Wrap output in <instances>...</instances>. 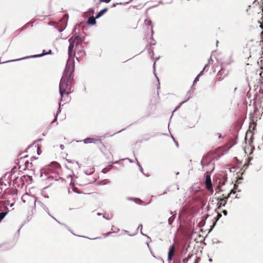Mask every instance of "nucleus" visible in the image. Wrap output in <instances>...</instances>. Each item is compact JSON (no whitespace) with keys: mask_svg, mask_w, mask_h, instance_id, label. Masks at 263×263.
Returning <instances> with one entry per match:
<instances>
[{"mask_svg":"<svg viewBox=\"0 0 263 263\" xmlns=\"http://www.w3.org/2000/svg\"><path fill=\"white\" fill-rule=\"evenodd\" d=\"M174 246H172L169 248V251L168 253V260H171L172 259V257L174 254Z\"/></svg>","mask_w":263,"mask_h":263,"instance_id":"4","label":"nucleus"},{"mask_svg":"<svg viewBox=\"0 0 263 263\" xmlns=\"http://www.w3.org/2000/svg\"><path fill=\"white\" fill-rule=\"evenodd\" d=\"M202 72V71H201V72H200V73H199V74L197 76V77H196V78H195V79L194 82L197 81H198V78H199V76L200 74H201Z\"/></svg>","mask_w":263,"mask_h":263,"instance_id":"12","label":"nucleus"},{"mask_svg":"<svg viewBox=\"0 0 263 263\" xmlns=\"http://www.w3.org/2000/svg\"><path fill=\"white\" fill-rule=\"evenodd\" d=\"M206 66H207V65H206L204 66V68H203V70H204L206 68Z\"/></svg>","mask_w":263,"mask_h":263,"instance_id":"23","label":"nucleus"},{"mask_svg":"<svg viewBox=\"0 0 263 263\" xmlns=\"http://www.w3.org/2000/svg\"><path fill=\"white\" fill-rule=\"evenodd\" d=\"M74 181L75 180H73V179H72L71 183H74Z\"/></svg>","mask_w":263,"mask_h":263,"instance_id":"20","label":"nucleus"},{"mask_svg":"<svg viewBox=\"0 0 263 263\" xmlns=\"http://www.w3.org/2000/svg\"><path fill=\"white\" fill-rule=\"evenodd\" d=\"M209 261H210V262L212 261V259H211V258H210V259H209Z\"/></svg>","mask_w":263,"mask_h":263,"instance_id":"25","label":"nucleus"},{"mask_svg":"<svg viewBox=\"0 0 263 263\" xmlns=\"http://www.w3.org/2000/svg\"><path fill=\"white\" fill-rule=\"evenodd\" d=\"M205 185L208 190H210L212 189V184L210 177H206L205 180Z\"/></svg>","mask_w":263,"mask_h":263,"instance_id":"5","label":"nucleus"},{"mask_svg":"<svg viewBox=\"0 0 263 263\" xmlns=\"http://www.w3.org/2000/svg\"><path fill=\"white\" fill-rule=\"evenodd\" d=\"M7 212H1L0 213V221L3 220L5 217L7 215Z\"/></svg>","mask_w":263,"mask_h":263,"instance_id":"10","label":"nucleus"},{"mask_svg":"<svg viewBox=\"0 0 263 263\" xmlns=\"http://www.w3.org/2000/svg\"><path fill=\"white\" fill-rule=\"evenodd\" d=\"M222 213H223V214L224 215H226V216L227 215V211H226V210H223V211H222Z\"/></svg>","mask_w":263,"mask_h":263,"instance_id":"15","label":"nucleus"},{"mask_svg":"<svg viewBox=\"0 0 263 263\" xmlns=\"http://www.w3.org/2000/svg\"><path fill=\"white\" fill-rule=\"evenodd\" d=\"M72 190H73V191L76 192V191H75V189H76V188H74V187H72Z\"/></svg>","mask_w":263,"mask_h":263,"instance_id":"24","label":"nucleus"},{"mask_svg":"<svg viewBox=\"0 0 263 263\" xmlns=\"http://www.w3.org/2000/svg\"><path fill=\"white\" fill-rule=\"evenodd\" d=\"M70 177H71V178H72V177H73V176H71V175H69V176H67V178H70ZM73 177H75V176H73Z\"/></svg>","mask_w":263,"mask_h":263,"instance_id":"18","label":"nucleus"},{"mask_svg":"<svg viewBox=\"0 0 263 263\" xmlns=\"http://www.w3.org/2000/svg\"><path fill=\"white\" fill-rule=\"evenodd\" d=\"M168 222L169 223L171 224L172 223V221L170 220V219H168Z\"/></svg>","mask_w":263,"mask_h":263,"instance_id":"22","label":"nucleus"},{"mask_svg":"<svg viewBox=\"0 0 263 263\" xmlns=\"http://www.w3.org/2000/svg\"><path fill=\"white\" fill-rule=\"evenodd\" d=\"M139 166L141 170V171H142V168L141 167V166L140 165H139Z\"/></svg>","mask_w":263,"mask_h":263,"instance_id":"21","label":"nucleus"},{"mask_svg":"<svg viewBox=\"0 0 263 263\" xmlns=\"http://www.w3.org/2000/svg\"><path fill=\"white\" fill-rule=\"evenodd\" d=\"M155 63H156V62H155L154 63V68H155Z\"/></svg>","mask_w":263,"mask_h":263,"instance_id":"26","label":"nucleus"},{"mask_svg":"<svg viewBox=\"0 0 263 263\" xmlns=\"http://www.w3.org/2000/svg\"><path fill=\"white\" fill-rule=\"evenodd\" d=\"M138 229H140L141 233L143 235V233L142 232V226L141 224L139 225Z\"/></svg>","mask_w":263,"mask_h":263,"instance_id":"14","label":"nucleus"},{"mask_svg":"<svg viewBox=\"0 0 263 263\" xmlns=\"http://www.w3.org/2000/svg\"><path fill=\"white\" fill-rule=\"evenodd\" d=\"M51 53V50H49L48 51V52H44V50H43V52L42 54H37V55H34L33 56H32L31 57L32 58H36V57H41L44 55H46V54H50Z\"/></svg>","mask_w":263,"mask_h":263,"instance_id":"7","label":"nucleus"},{"mask_svg":"<svg viewBox=\"0 0 263 263\" xmlns=\"http://www.w3.org/2000/svg\"><path fill=\"white\" fill-rule=\"evenodd\" d=\"M26 59V58L20 59H18V60H23V59ZM17 61V60H13V61Z\"/></svg>","mask_w":263,"mask_h":263,"instance_id":"17","label":"nucleus"},{"mask_svg":"<svg viewBox=\"0 0 263 263\" xmlns=\"http://www.w3.org/2000/svg\"><path fill=\"white\" fill-rule=\"evenodd\" d=\"M107 11V8H104L101 10L97 15L96 18H99L101 17L105 12H106Z\"/></svg>","mask_w":263,"mask_h":263,"instance_id":"9","label":"nucleus"},{"mask_svg":"<svg viewBox=\"0 0 263 263\" xmlns=\"http://www.w3.org/2000/svg\"><path fill=\"white\" fill-rule=\"evenodd\" d=\"M96 17L95 18L93 16L89 17L88 20V24H91V25H95L96 23Z\"/></svg>","mask_w":263,"mask_h":263,"instance_id":"8","label":"nucleus"},{"mask_svg":"<svg viewBox=\"0 0 263 263\" xmlns=\"http://www.w3.org/2000/svg\"><path fill=\"white\" fill-rule=\"evenodd\" d=\"M60 148L63 149L64 148V145H60Z\"/></svg>","mask_w":263,"mask_h":263,"instance_id":"19","label":"nucleus"},{"mask_svg":"<svg viewBox=\"0 0 263 263\" xmlns=\"http://www.w3.org/2000/svg\"><path fill=\"white\" fill-rule=\"evenodd\" d=\"M73 71V66L71 67L67 66L64 72L63 76L59 84V90L61 98L65 93L68 94L70 93V80L72 78Z\"/></svg>","mask_w":263,"mask_h":263,"instance_id":"1","label":"nucleus"},{"mask_svg":"<svg viewBox=\"0 0 263 263\" xmlns=\"http://www.w3.org/2000/svg\"><path fill=\"white\" fill-rule=\"evenodd\" d=\"M227 203V200L225 199H221L218 202V208H220L221 207L224 206Z\"/></svg>","mask_w":263,"mask_h":263,"instance_id":"6","label":"nucleus"},{"mask_svg":"<svg viewBox=\"0 0 263 263\" xmlns=\"http://www.w3.org/2000/svg\"><path fill=\"white\" fill-rule=\"evenodd\" d=\"M100 1L106 3H108L111 1V0H100Z\"/></svg>","mask_w":263,"mask_h":263,"instance_id":"13","label":"nucleus"},{"mask_svg":"<svg viewBox=\"0 0 263 263\" xmlns=\"http://www.w3.org/2000/svg\"><path fill=\"white\" fill-rule=\"evenodd\" d=\"M75 164L78 166V167L79 168L80 167V166H79V164L78 163V162H75Z\"/></svg>","mask_w":263,"mask_h":263,"instance_id":"16","label":"nucleus"},{"mask_svg":"<svg viewBox=\"0 0 263 263\" xmlns=\"http://www.w3.org/2000/svg\"><path fill=\"white\" fill-rule=\"evenodd\" d=\"M74 45L73 43H70L68 47V54L69 57H72L74 55V51L73 50Z\"/></svg>","mask_w":263,"mask_h":263,"instance_id":"3","label":"nucleus"},{"mask_svg":"<svg viewBox=\"0 0 263 263\" xmlns=\"http://www.w3.org/2000/svg\"><path fill=\"white\" fill-rule=\"evenodd\" d=\"M60 112H61L60 107L59 108L58 110L57 111V114H56V116H55V119H54V120L52 121V122H55V121H57L58 115V114H59Z\"/></svg>","mask_w":263,"mask_h":263,"instance_id":"11","label":"nucleus"},{"mask_svg":"<svg viewBox=\"0 0 263 263\" xmlns=\"http://www.w3.org/2000/svg\"><path fill=\"white\" fill-rule=\"evenodd\" d=\"M97 141H100V140L97 138H88L86 139H85L83 140V142L85 144H89V143H96Z\"/></svg>","mask_w":263,"mask_h":263,"instance_id":"2","label":"nucleus"}]
</instances>
